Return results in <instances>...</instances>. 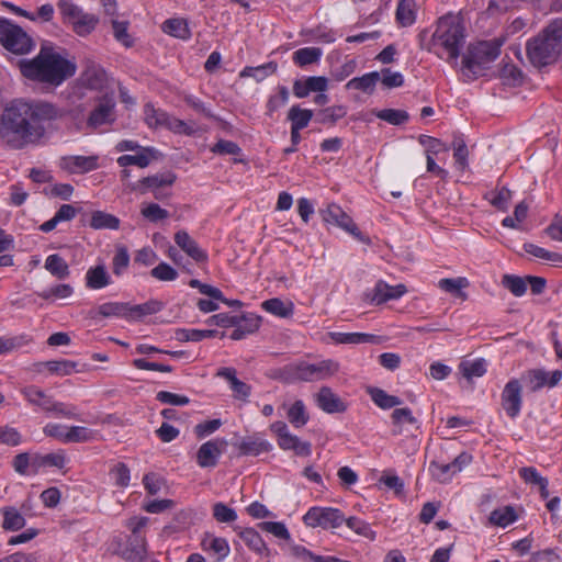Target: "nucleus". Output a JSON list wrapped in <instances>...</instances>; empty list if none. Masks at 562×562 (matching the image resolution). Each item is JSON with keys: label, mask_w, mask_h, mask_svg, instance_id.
Returning <instances> with one entry per match:
<instances>
[{"label": "nucleus", "mask_w": 562, "mask_h": 562, "mask_svg": "<svg viewBox=\"0 0 562 562\" xmlns=\"http://www.w3.org/2000/svg\"><path fill=\"white\" fill-rule=\"evenodd\" d=\"M459 369L462 375L468 380H471L472 378H480L486 372L485 361L483 359L462 361Z\"/></svg>", "instance_id": "nucleus-41"}, {"label": "nucleus", "mask_w": 562, "mask_h": 562, "mask_svg": "<svg viewBox=\"0 0 562 562\" xmlns=\"http://www.w3.org/2000/svg\"><path fill=\"white\" fill-rule=\"evenodd\" d=\"M528 204L525 201H521L515 206L514 217H505L502 222V225L508 228H519V224L522 223L528 215Z\"/></svg>", "instance_id": "nucleus-48"}, {"label": "nucleus", "mask_w": 562, "mask_h": 562, "mask_svg": "<svg viewBox=\"0 0 562 562\" xmlns=\"http://www.w3.org/2000/svg\"><path fill=\"white\" fill-rule=\"evenodd\" d=\"M128 23L126 21L112 20V29L114 37L117 42L122 43L125 47L133 45V38L127 33Z\"/></svg>", "instance_id": "nucleus-63"}, {"label": "nucleus", "mask_w": 562, "mask_h": 562, "mask_svg": "<svg viewBox=\"0 0 562 562\" xmlns=\"http://www.w3.org/2000/svg\"><path fill=\"white\" fill-rule=\"evenodd\" d=\"M99 20L95 15L82 13L72 23V30L75 33H77L80 36H86L90 34L97 26Z\"/></svg>", "instance_id": "nucleus-34"}, {"label": "nucleus", "mask_w": 562, "mask_h": 562, "mask_svg": "<svg viewBox=\"0 0 562 562\" xmlns=\"http://www.w3.org/2000/svg\"><path fill=\"white\" fill-rule=\"evenodd\" d=\"M0 43L9 52L16 55L30 53L34 42L30 35L10 20L0 18Z\"/></svg>", "instance_id": "nucleus-6"}, {"label": "nucleus", "mask_w": 562, "mask_h": 562, "mask_svg": "<svg viewBox=\"0 0 562 562\" xmlns=\"http://www.w3.org/2000/svg\"><path fill=\"white\" fill-rule=\"evenodd\" d=\"M286 416L289 422L296 428L305 426L310 418L305 405L301 400L295 401L289 407Z\"/></svg>", "instance_id": "nucleus-33"}, {"label": "nucleus", "mask_w": 562, "mask_h": 562, "mask_svg": "<svg viewBox=\"0 0 562 562\" xmlns=\"http://www.w3.org/2000/svg\"><path fill=\"white\" fill-rule=\"evenodd\" d=\"M130 265V255L124 246L116 248L115 255L112 259V271L115 276H122Z\"/></svg>", "instance_id": "nucleus-53"}, {"label": "nucleus", "mask_w": 562, "mask_h": 562, "mask_svg": "<svg viewBox=\"0 0 562 562\" xmlns=\"http://www.w3.org/2000/svg\"><path fill=\"white\" fill-rule=\"evenodd\" d=\"M58 9L64 20L69 24H71L82 13V10L70 0H60L58 2Z\"/></svg>", "instance_id": "nucleus-64"}, {"label": "nucleus", "mask_w": 562, "mask_h": 562, "mask_svg": "<svg viewBox=\"0 0 562 562\" xmlns=\"http://www.w3.org/2000/svg\"><path fill=\"white\" fill-rule=\"evenodd\" d=\"M239 537L251 550L258 553H261L262 551L267 550V547L261 536L252 528H247L240 531Z\"/></svg>", "instance_id": "nucleus-51"}, {"label": "nucleus", "mask_w": 562, "mask_h": 562, "mask_svg": "<svg viewBox=\"0 0 562 562\" xmlns=\"http://www.w3.org/2000/svg\"><path fill=\"white\" fill-rule=\"evenodd\" d=\"M452 468H453V465H451V463L441 464L436 461H432V462H430L428 470L430 472V475L435 480H437L440 483H446L454 474V473H452V471H453Z\"/></svg>", "instance_id": "nucleus-57"}, {"label": "nucleus", "mask_w": 562, "mask_h": 562, "mask_svg": "<svg viewBox=\"0 0 562 562\" xmlns=\"http://www.w3.org/2000/svg\"><path fill=\"white\" fill-rule=\"evenodd\" d=\"M277 70V64L268 63L258 67H246L241 72V77H252L257 81H261L268 76L274 74Z\"/></svg>", "instance_id": "nucleus-47"}, {"label": "nucleus", "mask_w": 562, "mask_h": 562, "mask_svg": "<svg viewBox=\"0 0 562 562\" xmlns=\"http://www.w3.org/2000/svg\"><path fill=\"white\" fill-rule=\"evenodd\" d=\"M162 308V303L156 300H150L146 303L131 306L127 310V317L139 318L146 315L156 314Z\"/></svg>", "instance_id": "nucleus-38"}, {"label": "nucleus", "mask_w": 562, "mask_h": 562, "mask_svg": "<svg viewBox=\"0 0 562 562\" xmlns=\"http://www.w3.org/2000/svg\"><path fill=\"white\" fill-rule=\"evenodd\" d=\"M465 30L459 15L447 14L438 20L431 37V48L439 58L457 66L465 43Z\"/></svg>", "instance_id": "nucleus-3"}, {"label": "nucleus", "mask_w": 562, "mask_h": 562, "mask_svg": "<svg viewBox=\"0 0 562 562\" xmlns=\"http://www.w3.org/2000/svg\"><path fill=\"white\" fill-rule=\"evenodd\" d=\"M45 269L58 279H66L70 273L67 262L57 254L46 258Z\"/></svg>", "instance_id": "nucleus-35"}, {"label": "nucleus", "mask_w": 562, "mask_h": 562, "mask_svg": "<svg viewBox=\"0 0 562 562\" xmlns=\"http://www.w3.org/2000/svg\"><path fill=\"white\" fill-rule=\"evenodd\" d=\"M502 285L515 296H521L527 291V277L522 278L515 274H504Z\"/></svg>", "instance_id": "nucleus-39"}, {"label": "nucleus", "mask_w": 562, "mask_h": 562, "mask_svg": "<svg viewBox=\"0 0 562 562\" xmlns=\"http://www.w3.org/2000/svg\"><path fill=\"white\" fill-rule=\"evenodd\" d=\"M321 215L324 222L340 227L363 244H370V238L359 231L352 218L339 205L329 204L325 210H321Z\"/></svg>", "instance_id": "nucleus-7"}, {"label": "nucleus", "mask_w": 562, "mask_h": 562, "mask_svg": "<svg viewBox=\"0 0 562 562\" xmlns=\"http://www.w3.org/2000/svg\"><path fill=\"white\" fill-rule=\"evenodd\" d=\"M166 128L173 132L175 134L192 136L198 132L195 124L192 122H186L175 116H169Z\"/></svg>", "instance_id": "nucleus-44"}, {"label": "nucleus", "mask_w": 562, "mask_h": 562, "mask_svg": "<svg viewBox=\"0 0 562 562\" xmlns=\"http://www.w3.org/2000/svg\"><path fill=\"white\" fill-rule=\"evenodd\" d=\"M162 31L178 38H187L189 36L187 22L181 19H169L165 21L162 24Z\"/></svg>", "instance_id": "nucleus-43"}, {"label": "nucleus", "mask_w": 562, "mask_h": 562, "mask_svg": "<svg viewBox=\"0 0 562 562\" xmlns=\"http://www.w3.org/2000/svg\"><path fill=\"white\" fill-rule=\"evenodd\" d=\"M313 117V111L308 109H302L299 105H293L288 112V120L291 122V126L295 128H305Z\"/></svg>", "instance_id": "nucleus-31"}, {"label": "nucleus", "mask_w": 562, "mask_h": 562, "mask_svg": "<svg viewBox=\"0 0 562 562\" xmlns=\"http://www.w3.org/2000/svg\"><path fill=\"white\" fill-rule=\"evenodd\" d=\"M396 21L400 25L406 27L415 22V1L414 0H398L396 9Z\"/></svg>", "instance_id": "nucleus-30"}, {"label": "nucleus", "mask_w": 562, "mask_h": 562, "mask_svg": "<svg viewBox=\"0 0 562 562\" xmlns=\"http://www.w3.org/2000/svg\"><path fill=\"white\" fill-rule=\"evenodd\" d=\"M347 114L344 105H334L323 109L318 112V122L322 124H335Z\"/></svg>", "instance_id": "nucleus-45"}, {"label": "nucleus", "mask_w": 562, "mask_h": 562, "mask_svg": "<svg viewBox=\"0 0 562 562\" xmlns=\"http://www.w3.org/2000/svg\"><path fill=\"white\" fill-rule=\"evenodd\" d=\"M226 447L227 441L218 438L202 443L196 451V463L201 468H215Z\"/></svg>", "instance_id": "nucleus-10"}, {"label": "nucleus", "mask_w": 562, "mask_h": 562, "mask_svg": "<svg viewBox=\"0 0 562 562\" xmlns=\"http://www.w3.org/2000/svg\"><path fill=\"white\" fill-rule=\"evenodd\" d=\"M372 401L382 409H390L402 404L397 396L387 394L384 390L372 387L369 390Z\"/></svg>", "instance_id": "nucleus-32"}, {"label": "nucleus", "mask_w": 562, "mask_h": 562, "mask_svg": "<svg viewBox=\"0 0 562 562\" xmlns=\"http://www.w3.org/2000/svg\"><path fill=\"white\" fill-rule=\"evenodd\" d=\"M153 148H143L137 155H123L117 158V164L121 167H127L131 165L138 166L139 168H146L150 161L155 158Z\"/></svg>", "instance_id": "nucleus-23"}, {"label": "nucleus", "mask_w": 562, "mask_h": 562, "mask_svg": "<svg viewBox=\"0 0 562 562\" xmlns=\"http://www.w3.org/2000/svg\"><path fill=\"white\" fill-rule=\"evenodd\" d=\"M528 59L535 67L555 63L562 53V19L551 21L526 45Z\"/></svg>", "instance_id": "nucleus-4"}, {"label": "nucleus", "mask_w": 562, "mask_h": 562, "mask_svg": "<svg viewBox=\"0 0 562 562\" xmlns=\"http://www.w3.org/2000/svg\"><path fill=\"white\" fill-rule=\"evenodd\" d=\"M330 336L337 344L358 345L376 341V336L363 333H331Z\"/></svg>", "instance_id": "nucleus-29"}, {"label": "nucleus", "mask_w": 562, "mask_h": 562, "mask_svg": "<svg viewBox=\"0 0 562 562\" xmlns=\"http://www.w3.org/2000/svg\"><path fill=\"white\" fill-rule=\"evenodd\" d=\"M453 157L456 159V164L460 170H464L468 167V156L469 150L464 143V140L460 137H456L453 143Z\"/></svg>", "instance_id": "nucleus-61"}, {"label": "nucleus", "mask_w": 562, "mask_h": 562, "mask_svg": "<svg viewBox=\"0 0 562 562\" xmlns=\"http://www.w3.org/2000/svg\"><path fill=\"white\" fill-rule=\"evenodd\" d=\"M279 446L284 450H293L299 456H310L311 454V443L307 441H301L296 436L290 434H284L278 440Z\"/></svg>", "instance_id": "nucleus-24"}, {"label": "nucleus", "mask_w": 562, "mask_h": 562, "mask_svg": "<svg viewBox=\"0 0 562 562\" xmlns=\"http://www.w3.org/2000/svg\"><path fill=\"white\" fill-rule=\"evenodd\" d=\"M376 117L393 125H401L405 123L409 115L404 110L384 109L375 112Z\"/></svg>", "instance_id": "nucleus-54"}, {"label": "nucleus", "mask_w": 562, "mask_h": 562, "mask_svg": "<svg viewBox=\"0 0 562 562\" xmlns=\"http://www.w3.org/2000/svg\"><path fill=\"white\" fill-rule=\"evenodd\" d=\"M380 80V72L372 71L369 74H366L361 77H356L350 79L346 83V89L348 90H360L366 93H372L376 82Z\"/></svg>", "instance_id": "nucleus-22"}, {"label": "nucleus", "mask_w": 562, "mask_h": 562, "mask_svg": "<svg viewBox=\"0 0 562 562\" xmlns=\"http://www.w3.org/2000/svg\"><path fill=\"white\" fill-rule=\"evenodd\" d=\"M130 304L119 302L103 303L98 307V314L103 317L110 316H125L127 317V310Z\"/></svg>", "instance_id": "nucleus-55"}, {"label": "nucleus", "mask_w": 562, "mask_h": 562, "mask_svg": "<svg viewBox=\"0 0 562 562\" xmlns=\"http://www.w3.org/2000/svg\"><path fill=\"white\" fill-rule=\"evenodd\" d=\"M391 419L393 425L392 434L394 436H398L407 431V426L418 428L416 417L413 416L412 411L407 407L395 408L391 414Z\"/></svg>", "instance_id": "nucleus-18"}, {"label": "nucleus", "mask_w": 562, "mask_h": 562, "mask_svg": "<svg viewBox=\"0 0 562 562\" xmlns=\"http://www.w3.org/2000/svg\"><path fill=\"white\" fill-rule=\"evenodd\" d=\"M239 456H259L271 450V443L259 437L244 438L236 445Z\"/></svg>", "instance_id": "nucleus-20"}, {"label": "nucleus", "mask_w": 562, "mask_h": 562, "mask_svg": "<svg viewBox=\"0 0 562 562\" xmlns=\"http://www.w3.org/2000/svg\"><path fill=\"white\" fill-rule=\"evenodd\" d=\"M346 525L353 530L357 535L364 537L373 541L376 537L375 531H373L370 525L357 517L345 518Z\"/></svg>", "instance_id": "nucleus-52"}, {"label": "nucleus", "mask_w": 562, "mask_h": 562, "mask_svg": "<svg viewBox=\"0 0 562 562\" xmlns=\"http://www.w3.org/2000/svg\"><path fill=\"white\" fill-rule=\"evenodd\" d=\"M524 248L526 252L537 258L544 259L554 263H562V255L559 252L549 251L533 244H526Z\"/></svg>", "instance_id": "nucleus-59"}, {"label": "nucleus", "mask_w": 562, "mask_h": 562, "mask_svg": "<svg viewBox=\"0 0 562 562\" xmlns=\"http://www.w3.org/2000/svg\"><path fill=\"white\" fill-rule=\"evenodd\" d=\"M85 282L86 286L90 290H101L109 286L112 283V279L106 266L101 262L87 270Z\"/></svg>", "instance_id": "nucleus-17"}, {"label": "nucleus", "mask_w": 562, "mask_h": 562, "mask_svg": "<svg viewBox=\"0 0 562 562\" xmlns=\"http://www.w3.org/2000/svg\"><path fill=\"white\" fill-rule=\"evenodd\" d=\"M150 276L156 280L169 282L178 278V272L170 265L160 262L150 270Z\"/></svg>", "instance_id": "nucleus-62"}, {"label": "nucleus", "mask_w": 562, "mask_h": 562, "mask_svg": "<svg viewBox=\"0 0 562 562\" xmlns=\"http://www.w3.org/2000/svg\"><path fill=\"white\" fill-rule=\"evenodd\" d=\"M438 286L445 291L448 292L457 297L462 299L463 301L467 300L468 295L462 290L464 288L469 286V281L464 277H459L456 279L445 278L439 280Z\"/></svg>", "instance_id": "nucleus-27"}, {"label": "nucleus", "mask_w": 562, "mask_h": 562, "mask_svg": "<svg viewBox=\"0 0 562 562\" xmlns=\"http://www.w3.org/2000/svg\"><path fill=\"white\" fill-rule=\"evenodd\" d=\"M21 74L31 80L59 86L76 72V65L61 57L52 46L43 45L33 59L19 63Z\"/></svg>", "instance_id": "nucleus-2"}, {"label": "nucleus", "mask_w": 562, "mask_h": 562, "mask_svg": "<svg viewBox=\"0 0 562 562\" xmlns=\"http://www.w3.org/2000/svg\"><path fill=\"white\" fill-rule=\"evenodd\" d=\"M338 362L327 359L317 363H301L294 368V375L302 381H321L335 375Z\"/></svg>", "instance_id": "nucleus-8"}, {"label": "nucleus", "mask_w": 562, "mask_h": 562, "mask_svg": "<svg viewBox=\"0 0 562 562\" xmlns=\"http://www.w3.org/2000/svg\"><path fill=\"white\" fill-rule=\"evenodd\" d=\"M30 342L31 338L26 335L0 337V355L11 352L15 349L29 345Z\"/></svg>", "instance_id": "nucleus-50"}, {"label": "nucleus", "mask_w": 562, "mask_h": 562, "mask_svg": "<svg viewBox=\"0 0 562 562\" xmlns=\"http://www.w3.org/2000/svg\"><path fill=\"white\" fill-rule=\"evenodd\" d=\"M216 331L211 329H178L176 330V338L179 341H200L204 338L215 336Z\"/></svg>", "instance_id": "nucleus-49"}, {"label": "nucleus", "mask_w": 562, "mask_h": 562, "mask_svg": "<svg viewBox=\"0 0 562 562\" xmlns=\"http://www.w3.org/2000/svg\"><path fill=\"white\" fill-rule=\"evenodd\" d=\"M344 521V514L331 507H312L304 516V522L310 527L337 528Z\"/></svg>", "instance_id": "nucleus-9"}, {"label": "nucleus", "mask_w": 562, "mask_h": 562, "mask_svg": "<svg viewBox=\"0 0 562 562\" xmlns=\"http://www.w3.org/2000/svg\"><path fill=\"white\" fill-rule=\"evenodd\" d=\"M61 112L47 102L13 100L0 115V135L14 148L35 143L45 133L44 123L60 117Z\"/></svg>", "instance_id": "nucleus-1"}, {"label": "nucleus", "mask_w": 562, "mask_h": 562, "mask_svg": "<svg viewBox=\"0 0 562 562\" xmlns=\"http://www.w3.org/2000/svg\"><path fill=\"white\" fill-rule=\"evenodd\" d=\"M177 176L173 172L158 173L150 177L143 178L139 182L132 184L131 190L139 191L142 194L147 190H156L161 187L173 184Z\"/></svg>", "instance_id": "nucleus-16"}, {"label": "nucleus", "mask_w": 562, "mask_h": 562, "mask_svg": "<svg viewBox=\"0 0 562 562\" xmlns=\"http://www.w3.org/2000/svg\"><path fill=\"white\" fill-rule=\"evenodd\" d=\"M262 308L276 316L288 318L293 314L294 304L291 301H282L273 297L262 302Z\"/></svg>", "instance_id": "nucleus-25"}, {"label": "nucleus", "mask_w": 562, "mask_h": 562, "mask_svg": "<svg viewBox=\"0 0 562 562\" xmlns=\"http://www.w3.org/2000/svg\"><path fill=\"white\" fill-rule=\"evenodd\" d=\"M503 40L495 38L472 44L463 56L461 71L467 80L484 75L490 65L499 56Z\"/></svg>", "instance_id": "nucleus-5"}, {"label": "nucleus", "mask_w": 562, "mask_h": 562, "mask_svg": "<svg viewBox=\"0 0 562 562\" xmlns=\"http://www.w3.org/2000/svg\"><path fill=\"white\" fill-rule=\"evenodd\" d=\"M202 546L205 550L214 552L220 560L229 554L228 542L221 537L207 533L202 540Z\"/></svg>", "instance_id": "nucleus-28"}, {"label": "nucleus", "mask_w": 562, "mask_h": 562, "mask_svg": "<svg viewBox=\"0 0 562 562\" xmlns=\"http://www.w3.org/2000/svg\"><path fill=\"white\" fill-rule=\"evenodd\" d=\"M49 372L58 375H69L77 370V362L71 360H53L42 363Z\"/></svg>", "instance_id": "nucleus-46"}, {"label": "nucleus", "mask_w": 562, "mask_h": 562, "mask_svg": "<svg viewBox=\"0 0 562 562\" xmlns=\"http://www.w3.org/2000/svg\"><path fill=\"white\" fill-rule=\"evenodd\" d=\"M142 215L149 222H159L169 217V212L157 203L144 204L140 210Z\"/></svg>", "instance_id": "nucleus-60"}, {"label": "nucleus", "mask_w": 562, "mask_h": 562, "mask_svg": "<svg viewBox=\"0 0 562 562\" xmlns=\"http://www.w3.org/2000/svg\"><path fill=\"white\" fill-rule=\"evenodd\" d=\"M21 393L24 395V397L27 400L30 404L40 406L42 409L46 412L55 407L53 406V398L49 395H47L44 391L34 385L23 387L21 390Z\"/></svg>", "instance_id": "nucleus-21"}, {"label": "nucleus", "mask_w": 562, "mask_h": 562, "mask_svg": "<svg viewBox=\"0 0 562 562\" xmlns=\"http://www.w3.org/2000/svg\"><path fill=\"white\" fill-rule=\"evenodd\" d=\"M407 292L404 284L389 285L380 280L375 283L373 290L367 293V297L374 304L380 305L391 300H397Z\"/></svg>", "instance_id": "nucleus-12"}, {"label": "nucleus", "mask_w": 562, "mask_h": 562, "mask_svg": "<svg viewBox=\"0 0 562 562\" xmlns=\"http://www.w3.org/2000/svg\"><path fill=\"white\" fill-rule=\"evenodd\" d=\"M61 169L69 173H85L98 168L97 156H66L60 159Z\"/></svg>", "instance_id": "nucleus-13"}, {"label": "nucleus", "mask_w": 562, "mask_h": 562, "mask_svg": "<svg viewBox=\"0 0 562 562\" xmlns=\"http://www.w3.org/2000/svg\"><path fill=\"white\" fill-rule=\"evenodd\" d=\"M548 376L549 373L541 369H536L529 371L526 376V383L531 391H538L543 386H548Z\"/></svg>", "instance_id": "nucleus-58"}, {"label": "nucleus", "mask_w": 562, "mask_h": 562, "mask_svg": "<svg viewBox=\"0 0 562 562\" xmlns=\"http://www.w3.org/2000/svg\"><path fill=\"white\" fill-rule=\"evenodd\" d=\"M175 241L195 262H206L207 254L200 248L198 243L186 232L179 231L175 234Z\"/></svg>", "instance_id": "nucleus-15"}, {"label": "nucleus", "mask_w": 562, "mask_h": 562, "mask_svg": "<svg viewBox=\"0 0 562 562\" xmlns=\"http://www.w3.org/2000/svg\"><path fill=\"white\" fill-rule=\"evenodd\" d=\"M90 227L93 229H119L120 218L103 211H94L91 214Z\"/></svg>", "instance_id": "nucleus-26"}, {"label": "nucleus", "mask_w": 562, "mask_h": 562, "mask_svg": "<svg viewBox=\"0 0 562 562\" xmlns=\"http://www.w3.org/2000/svg\"><path fill=\"white\" fill-rule=\"evenodd\" d=\"M521 385L518 380H510L502 392V406L510 418H516L521 408Z\"/></svg>", "instance_id": "nucleus-11"}, {"label": "nucleus", "mask_w": 562, "mask_h": 562, "mask_svg": "<svg viewBox=\"0 0 562 562\" xmlns=\"http://www.w3.org/2000/svg\"><path fill=\"white\" fill-rule=\"evenodd\" d=\"M322 56V49L318 47H304L300 48L293 54V61L301 66H307L311 64H315L319 60Z\"/></svg>", "instance_id": "nucleus-36"}, {"label": "nucleus", "mask_w": 562, "mask_h": 562, "mask_svg": "<svg viewBox=\"0 0 562 562\" xmlns=\"http://www.w3.org/2000/svg\"><path fill=\"white\" fill-rule=\"evenodd\" d=\"M2 527L5 530H19L25 526V518L14 507H4Z\"/></svg>", "instance_id": "nucleus-37"}, {"label": "nucleus", "mask_w": 562, "mask_h": 562, "mask_svg": "<svg viewBox=\"0 0 562 562\" xmlns=\"http://www.w3.org/2000/svg\"><path fill=\"white\" fill-rule=\"evenodd\" d=\"M114 102L111 99H104L90 114L88 126L99 127L114 121L113 116Z\"/></svg>", "instance_id": "nucleus-19"}, {"label": "nucleus", "mask_w": 562, "mask_h": 562, "mask_svg": "<svg viewBox=\"0 0 562 562\" xmlns=\"http://www.w3.org/2000/svg\"><path fill=\"white\" fill-rule=\"evenodd\" d=\"M517 519L515 509L512 506L495 509L491 513L490 521L499 527H506Z\"/></svg>", "instance_id": "nucleus-42"}, {"label": "nucleus", "mask_w": 562, "mask_h": 562, "mask_svg": "<svg viewBox=\"0 0 562 562\" xmlns=\"http://www.w3.org/2000/svg\"><path fill=\"white\" fill-rule=\"evenodd\" d=\"M145 121L150 127H166L169 114L165 111L155 109L151 104H146L144 109Z\"/></svg>", "instance_id": "nucleus-40"}, {"label": "nucleus", "mask_w": 562, "mask_h": 562, "mask_svg": "<svg viewBox=\"0 0 562 562\" xmlns=\"http://www.w3.org/2000/svg\"><path fill=\"white\" fill-rule=\"evenodd\" d=\"M316 403L327 414L344 413L347 409V404L327 386L321 387L316 394Z\"/></svg>", "instance_id": "nucleus-14"}, {"label": "nucleus", "mask_w": 562, "mask_h": 562, "mask_svg": "<svg viewBox=\"0 0 562 562\" xmlns=\"http://www.w3.org/2000/svg\"><path fill=\"white\" fill-rule=\"evenodd\" d=\"M94 435V431L89 428L72 426L67 429L66 442H87L92 440Z\"/></svg>", "instance_id": "nucleus-56"}]
</instances>
